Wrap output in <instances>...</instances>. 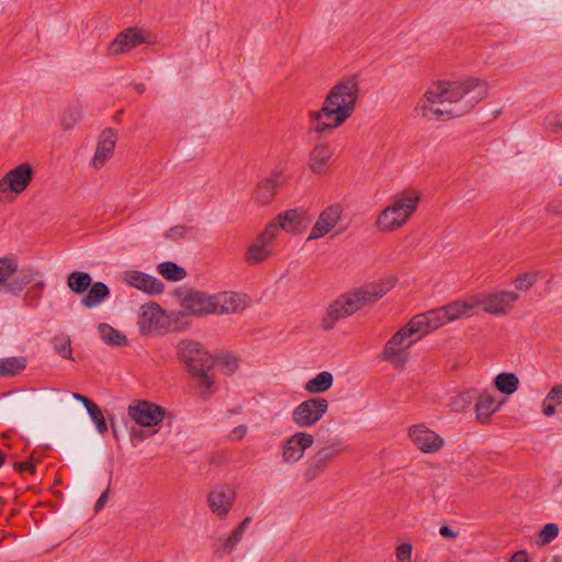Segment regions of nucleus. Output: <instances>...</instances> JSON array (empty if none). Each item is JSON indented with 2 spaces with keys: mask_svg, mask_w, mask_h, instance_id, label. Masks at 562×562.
Here are the masks:
<instances>
[{
  "mask_svg": "<svg viewBox=\"0 0 562 562\" xmlns=\"http://www.w3.org/2000/svg\"><path fill=\"white\" fill-rule=\"evenodd\" d=\"M270 255V250L258 243L251 244L245 255V260L248 265H258L265 261Z\"/></svg>",
  "mask_w": 562,
  "mask_h": 562,
  "instance_id": "nucleus-36",
  "label": "nucleus"
},
{
  "mask_svg": "<svg viewBox=\"0 0 562 562\" xmlns=\"http://www.w3.org/2000/svg\"><path fill=\"white\" fill-rule=\"evenodd\" d=\"M447 323L442 307L418 314L411 319V325L415 326L417 329V339H420L428 333L438 329Z\"/></svg>",
  "mask_w": 562,
  "mask_h": 562,
  "instance_id": "nucleus-15",
  "label": "nucleus"
},
{
  "mask_svg": "<svg viewBox=\"0 0 562 562\" xmlns=\"http://www.w3.org/2000/svg\"><path fill=\"white\" fill-rule=\"evenodd\" d=\"M186 233H187L186 226L176 225L167 231L165 237L172 239V240H180L184 237Z\"/></svg>",
  "mask_w": 562,
  "mask_h": 562,
  "instance_id": "nucleus-46",
  "label": "nucleus"
},
{
  "mask_svg": "<svg viewBox=\"0 0 562 562\" xmlns=\"http://www.w3.org/2000/svg\"><path fill=\"white\" fill-rule=\"evenodd\" d=\"M502 404L503 402H497L491 393H481L475 404L477 420L482 424L488 423L491 415L497 412Z\"/></svg>",
  "mask_w": 562,
  "mask_h": 562,
  "instance_id": "nucleus-25",
  "label": "nucleus"
},
{
  "mask_svg": "<svg viewBox=\"0 0 562 562\" xmlns=\"http://www.w3.org/2000/svg\"><path fill=\"white\" fill-rule=\"evenodd\" d=\"M552 562H561V559L559 557H554Z\"/></svg>",
  "mask_w": 562,
  "mask_h": 562,
  "instance_id": "nucleus-64",
  "label": "nucleus"
},
{
  "mask_svg": "<svg viewBox=\"0 0 562 562\" xmlns=\"http://www.w3.org/2000/svg\"><path fill=\"white\" fill-rule=\"evenodd\" d=\"M412 546L409 543H403L400 547H397L396 550V559L398 562H405L409 561L412 555Z\"/></svg>",
  "mask_w": 562,
  "mask_h": 562,
  "instance_id": "nucleus-47",
  "label": "nucleus"
},
{
  "mask_svg": "<svg viewBox=\"0 0 562 562\" xmlns=\"http://www.w3.org/2000/svg\"><path fill=\"white\" fill-rule=\"evenodd\" d=\"M559 535V526L554 522H550L543 526L537 537V543L539 546H547L551 543Z\"/></svg>",
  "mask_w": 562,
  "mask_h": 562,
  "instance_id": "nucleus-40",
  "label": "nucleus"
},
{
  "mask_svg": "<svg viewBox=\"0 0 562 562\" xmlns=\"http://www.w3.org/2000/svg\"><path fill=\"white\" fill-rule=\"evenodd\" d=\"M494 384L499 392L510 395L518 390L519 379L513 372H503L496 375Z\"/></svg>",
  "mask_w": 562,
  "mask_h": 562,
  "instance_id": "nucleus-33",
  "label": "nucleus"
},
{
  "mask_svg": "<svg viewBox=\"0 0 562 562\" xmlns=\"http://www.w3.org/2000/svg\"><path fill=\"white\" fill-rule=\"evenodd\" d=\"M313 443V435L303 431L294 434L283 445V461L286 463H295L303 457L304 451L312 447Z\"/></svg>",
  "mask_w": 562,
  "mask_h": 562,
  "instance_id": "nucleus-14",
  "label": "nucleus"
},
{
  "mask_svg": "<svg viewBox=\"0 0 562 562\" xmlns=\"http://www.w3.org/2000/svg\"><path fill=\"white\" fill-rule=\"evenodd\" d=\"M557 404L547 400V397L542 402V414L546 416H552L555 413Z\"/></svg>",
  "mask_w": 562,
  "mask_h": 562,
  "instance_id": "nucleus-52",
  "label": "nucleus"
},
{
  "mask_svg": "<svg viewBox=\"0 0 562 562\" xmlns=\"http://www.w3.org/2000/svg\"><path fill=\"white\" fill-rule=\"evenodd\" d=\"M33 170L29 164H22L16 168L10 170L0 180V192L5 193L8 191L14 193L23 192L32 180Z\"/></svg>",
  "mask_w": 562,
  "mask_h": 562,
  "instance_id": "nucleus-11",
  "label": "nucleus"
},
{
  "mask_svg": "<svg viewBox=\"0 0 562 562\" xmlns=\"http://www.w3.org/2000/svg\"><path fill=\"white\" fill-rule=\"evenodd\" d=\"M509 562H530V560L528 558L527 551L521 550L514 553Z\"/></svg>",
  "mask_w": 562,
  "mask_h": 562,
  "instance_id": "nucleus-56",
  "label": "nucleus"
},
{
  "mask_svg": "<svg viewBox=\"0 0 562 562\" xmlns=\"http://www.w3.org/2000/svg\"><path fill=\"white\" fill-rule=\"evenodd\" d=\"M157 271L169 281H181L187 277L184 268L172 261H164L157 266Z\"/></svg>",
  "mask_w": 562,
  "mask_h": 562,
  "instance_id": "nucleus-35",
  "label": "nucleus"
},
{
  "mask_svg": "<svg viewBox=\"0 0 562 562\" xmlns=\"http://www.w3.org/2000/svg\"><path fill=\"white\" fill-rule=\"evenodd\" d=\"M54 342V349L55 351L67 360H74L72 357V348H71V340L68 336L61 335L57 336L53 340Z\"/></svg>",
  "mask_w": 562,
  "mask_h": 562,
  "instance_id": "nucleus-38",
  "label": "nucleus"
},
{
  "mask_svg": "<svg viewBox=\"0 0 562 562\" xmlns=\"http://www.w3.org/2000/svg\"><path fill=\"white\" fill-rule=\"evenodd\" d=\"M110 422H111V426H112V432H113V436L117 438V431H116V428H115V426H114V424H113V419H112V418H110Z\"/></svg>",
  "mask_w": 562,
  "mask_h": 562,
  "instance_id": "nucleus-61",
  "label": "nucleus"
},
{
  "mask_svg": "<svg viewBox=\"0 0 562 562\" xmlns=\"http://www.w3.org/2000/svg\"><path fill=\"white\" fill-rule=\"evenodd\" d=\"M37 274L38 272L32 268L16 269V272L13 274L14 278L5 284L7 292L19 295Z\"/></svg>",
  "mask_w": 562,
  "mask_h": 562,
  "instance_id": "nucleus-27",
  "label": "nucleus"
},
{
  "mask_svg": "<svg viewBox=\"0 0 562 562\" xmlns=\"http://www.w3.org/2000/svg\"><path fill=\"white\" fill-rule=\"evenodd\" d=\"M128 416L138 425L154 427L159 425L165 417V409L147 401H137L127 408Z\"/></svg>",
  "mask_w": 562,
  "mask_h": 562,
  "instance_id": "nucleus-9",
  "label": "nucleus"
},
{
  "mask_svg": "<svg viewBox=\"0 0 562 562\" xmlns=\"http://www.w3.org/2000/svg\"><path fill=\"white\" fill-rule=\"evenodd\" d=\"M109 492H110V487L108 486L105 488V491H103L102 494L97 499V502L94 504V512L95 513L100 512L104 507V505H105V503L108 501V497H109Z\"/></svg>",
  "mask_w": 562,
  "mask_h": 562,
  "instance_id": "nucleus-53",
  "label": "nucleus"
},
{
  "mask_svg": "<svg viewBox=\"0 0 562 562\" xmlns=\"http://www.w3.org/2000/svg\"><path fill=\"white\" fill-rule=\"evenodd\" d=\"M178 356L189 373L199 382L202 393L210 392L213 386V379L209 372L214 367L212 355L195 340H181L177 347Z\"/></svg>",
  "mask_w": 562,
  "mask_h": 562,
  "instance_id": "nucleus-4",
  "label": "nucleus"
},
{
  "mask_svg": "<svg viewBox=\"0 0 562 562\" xmlns=\"http://www.w3.org/2000/svg\"><path fill=\"white\" fill-rule=\"evenodd\" d=\"M519 294L512 291H499L487 295L480 302L483 310L490 314H503L506 312L510 303L517 301Z\"/></svg>",
  "mask_w": 562,
  "mask_h": 562,
  "instance_id": "nucleus-21",
  "label": "nucleus"
},
{
  "mask_svg": "<svg viewBox=\"0 0 562 562\" xmlns=\"http://www.w3.org/2000/svg\"><path fill=\"white\" fill-rule=\"evenodd\" d=\"M394 286L395 279L390 278L366 284L351 293L340 296L328 306L322 321L324 329H333L338 321L355 314L363 305L376 302Z\"/></svg>",
  "mask_w": 562,
  "mask_h": 562,
  "instance_id": "nucleus-3",
  "label": "nucleus"
},
{
  "mask_svg": "<svg viewBox=\"0 0 562 562\" xmlns=\"http://www.w3.org/2000/svg\"><path fill=\"white\" fill-rule=\"evenodd\" d=\"M87 412H88L92 423L95 425L98 432L101 435L106 432L108 431L106 420H105L100 407L97 404H94Z\"/></svg>",
  "mask_w": 562,
  "mask_h": 562,
  "instance_id": "nucleus-41",
  "label": "nucleus"
},
{
  "mask_svg": "<svg viewBox=\"0 0 562 562\" xmlns=\"http://www.w3.org/2000/svg\"><path fill=\"white\" fill-rule=\"evenodd\" d=\"M221 362L224 367L225 373L231 374L238 368L237 359L234 357H223Z\"/></svg>",
  "mask_w": 562,
  "mask_h": 562,
  "instance_id": "nucleus-49",
  "label": "nucleus"
},
{
  "mask_svg": "<svg viewBox=\"0 0 562 562\" xmlns=\"http://www.w3.org/2000/svg\"><path fill=\"white\" fill-rule=\"evenodd\" d=\"M554 125L557 127H559L560 130H562V117L561 119H558L555 122H554Z\"/></svg>",
  "mask_w": 562,
  "mask_h": 562,
  "instance_id": "nucleus-62",
  "label": "nucleus"
},
{
  "mask_svg": "<svg viewBox=\"0 0 562 562\" xmlns=\"http://www.w3.org/2000/svg\"><path fill=\"white\" fill-rule=\"evenodd\" d=\"M217 314H233L243 311L247 305L246 296L236 292H224L215 296Z\"/></svg>",
  "mask_w": 562,
  "mask_h": 562,
  "instance_id": "nucleus-24",
  "label": "nucleus"
},
{
  "mask_svg": "<svg viewBox=\"0 0 562 562\" xmlns=\"http://www.w3.org/2000/svg\"><path fill=\"white\" fill-rule=\"evenodd\" d=\"M122 279L128 285L150 295L161 294L165 290V284L159 279L143 271L127 270Z\"/></svg>",
  "mask_w": 562,
  "mask_h": 562,
  "instance_id": "nucleus-13",
  "label": "nucleus"
},
{
  "mask_svg": "<svg viewBox=\"0 0 562 562\" xmlns=\"http://www.w3.org/2000/svg\"><path fill=\"white\" fill-rule=\"evenodd\" d=\"M342 207L339 204L327 206L318 216L316 223L312 227L307 240L319 239L327 235L338 223L341 217Z\"/></svg>",
  "mask_w": 562,
  "mask_h": 562,
  "instance_id": "nucleus-16",
  "label": "nucleus"
},
{
  "mask_svg": "<svg viewBox=\"0 0 562 562\" xmlns=\"http://www.w3.org/2000/svg\"><path fill=\"white\" fill-rule=\"evenodd\" d=\"M235 491L231 485H217L209 493L207 503L214 514L220 518H225L235 502Z\"/></svg>",
  "mask_w": 562,
  "mask_h": 562,
  "instance_id": "nucleus-12",
  "label": "nucleus"
},
{
  "mask_svg": "<svg viewBox=\"0 0 562 562\" xmlns=\"http://www.w3.org/2000/svg\"><path fill=\"white\" fill-rule=\"evenodd\" d=\"M276 222L286 232L301 233L307 227L310 218L304 209H291L279 214Z\"/></svg>",
  "mask_w": 562,
  "mask_h": 562,
  "instance_id": "nucleus-19",
  "label": "nucleus"
},
{
  "mask_svg": "<svg viewBox=\"0 0 562 562\" xmlns=\"http://www.w3.org/2000/svg\"><path fill=\"white\" fill-rule=\"evenodd\" d=\"M18 263L12 258H0V285L5 284L16 272Z\"/></svg>",
  "mask_w": 562,
  "mask_h": 562,
  "instance_id": "nucleus-39",
  "label": "nucleus"
},
{
  "mask_svg": "<svg viewBox=\"0 0 562 562\" xmlns=\"http://www.w3.org/2000/svg\"><path fill=\"white\" fill-rule=\"evenodd\" d=\"M165 316V312L157 303L143 305L138 315V327L142 334H147L151 329L159 327L160 319Z\"/></svg>",
  "mask_w": 562,
  "mask_h": 562,
  "instance_id": "nucleus-23",
  "label": "nucleus"
},
{
  "mask_svg": "<svg viewBox=\"0 0 562 562\" xmlns=\"http://www.w3.org/2000/svg\"><path fill=\"white\" fill-rule=\"evenodd\" d=\"M250 522L251 517L248 516L234 529V531H236V533L243 538V535Z\"/></svg>",
  "mask_w": 562,
  "mask_h": 562,
  "instance_id": "nucleus-58",
  "label": "nucleus"
},
{
  "mask_svg": "<svg viewBox=\"0 0 562 562\" xmlns=\"http://www.w3.org/2000/svg\"><path fill=\"white\" fill-rule=\"evenodd\" d=\"M471 402L469 394L459 395L453 402L452 406L454 411H464Z\"/></svg>",
  "mask_w": 562,
  "mask_h": 562,
  "instance_id": "nucleus-50",
  "label": "nucleus"
},
{
  "mask_svg": "<svg viewBox=\"0 0 562 562\" xmlns=\"http://www.w3.org/2000/svg\"><path fill=\"white\" fill-rule=\"evenodd\" d=\"M109 295V286L105 283L98 281L93 284L91 283L87 294L81 299V304L85 307L92 308L99 306Z\"/></svg>",
  "mask_w": 562,
  "mask_h": 562,
  "instance_id": "nucleus-28",
  "label": "nucleus"
},
{
  "mask_svg": "<svg viewBox=\"0 0 562 562\" xmlns=\"http://www.w3.org/2000/svg\"><path fill=\"white\" fill-rule=\"evenodd\" d=\"M241 540V537L232 531V533L225 539L223 546L217 550L220 555L229 553Z\"/></svg>",
  "mask_w": 562,
  "mask_h": 562,
  "instance_id": "nucleus-45",
  "label": "nucleus"
},
{
  "mask_svg": "<svg viewBox=\"0 0 562 562\" xmlns=\"http://www.w3.org/2000/svg\"><path fill=\"white\" fill-rule=\"evenodd\" d=\"M333 374L328 371L319 372L315 378L311 379L305 384V390L310 393H324L329 390L333 385Z\"/></svg>",
  "mask_w": 562,
  "mask_h": 562,
  "instance_id": "nucleus-34",
  "label": "nucleus"
},
{
  "mask_svg": "<svg viewBox=\"0 0 562 562\" xmlns=\"http://www.w3.org/2000/svg\"><path fill=\"white\" fill-rule=\"evenodd\" d=\"M414 445L425 453H436L443 445V438L424 425H414L408 430Z\"/></svg>",
  "mask_w": 562,
  "mask_h": 562,
  "instance_id": "nucleus-10",
  "label": "nucleus"
},
{
  "mask_svg": "<svg viewBox=\"0 0 562 562\" xmlns=\"http://www.w3.org/2000/svg\"><path fill=\"white\" fill-rule=\"evenodd\" d=\"M417 340V329L411 325L409 321L405 327L395 333L386 342L383 351L384 359L404 364L406 359L401 357L402 348L406 349Z\"/></svg>",
  "mask_w": 562,
  "mask_h": 562,
  "instance_id": "nucleus-7",
  "label": "nucleus"
},
{
  "mask_svg": "<svg viewBox=\"0 0 562 562\" xmlns=\"http://www.w3.org/2000/svg\"><path fill=\"white\" fill-rule=\"evenodd\" d=\"M117 140V134L113 128H105L97 145V149L92 159L94 168H101L112 154Z\"/></svg>",
  "mask_w": 562,
  "mask_h": 562,
  "instance_id": "nucleus-22",
  "label": "nucleus"
},
{
  "mask_svg": "<svg viewBox=\"0 0 562 562\" xmlns=\"http://www.w3.org/2000/svg\"><path fill=\"white\" fill-rule=\"evenodd\" d=\"M546 397L557 405L562 404V384L552 386Z\"/></svg>",
  "mask_w": 562,
  "mask_h": 562,
  "instance_id": "nucleus-48",
  "label": "nucleus"
},
{
  "mask_svg": "<svg viewBox=\"0 0 562 562\" xmlns=\"http://www.w3.org/2000/svg\"><path fill=\"white\" fill-rule=\"evenodd\" d=\"M14 470L18 472H35V465L31 461H22L14 463Z\"/></svg>",
  "mask_w": 562,
  "mask_h": 562,
  "instance_id": "nucleus-51",
  "label": "nucleus"
},
{
  "mask_svg": "<svg viewBox=\"0 0 562 562\" xmlns=\"http://www.w3.org/2000/svg\"><path fill=\"white\" fill-rule=\"evenodd\" d=\"M329 404L326 398L312 397L303 401L292 412V420L300 428H307L315 425L328 411Z\"/></svg>",
  "mask_w": 562,
  "mask_h": 562,
  "instance_id": "nucleus-6",
  "label": "nucleus"
},
{
  "mask_svg": "<svg viewBox=\"0 0 562 562\" xmlns=\"http://www.w3.org/2000/svg\"><path fill=\"white\" fill-rule=\"evenodd\" d=\"M181 307L194 316H203L216 313V299L198 290L187 291L180 299Z\"/></svg>",
  "mask_w": 562,
  "mask_h": 562,
  "instance_id": "nucleus-8",
  "label": "nucleus"
},
{
  "mask_svg": "<svg viewBox=\"0 0 562 562\" xmlns=\"http://www.w3.org/2000/svg\"><path fill=\"white\" fill-rule=\"evenodd\" d=\"M131 437L134 439V438H137V439H144V436H143V431L142 430H136V429H133L131 431Z\"/></svg>",
  "mask_w": 562,
  "mask_h": 562,
  "instance_id": "nucleus-60",
  "label": "nucleus"
},
{
  "mask_svg": "<svg viewBox=\"0 0 562 562\" xmlns=\"http://www.w3.org/2000/svg\"><path fill=\"white\" fill-rule=\"evenodd\" d=\"M279 225L277 224L276 220L271 222L266 229L258 236L257 241L260 245L268 246L269 243L273 240L276 237V234L279 229Z\"/></svg>",
  "mask_w": 562,
  "mask_h": 562,
  "instance_id": "nucleus-44",
  "label": "nucleus"
},
{
  "mask_svg": "<svg viewBox=\"0 0 562 562\" xmlns=\"http://www.w3.org/2000/svg\"><path fill=\"white\" fill-rule=\"evenodd\" d=\"M439 533L440 536H442L443 538H450V539H454L457 538V532L453 531L449 526L447 525H443L440 527L439 529Z\"/></svg>",
  "mask_w": 562,
  "mask_h": 562,
  "instance_id": "nucleus-57",
  "label": "nucleus"
},
{
  "mask_svg": "<svg viewBox=\"0 0 562 562\" xmlns=\"http://www.w3.org/2000/svg\"><path fill=\"white\" fill-rule=\"evenodd\" d=\"M487 95V83L479 78L432 83L416 111L427 120L447 121L469 113Z\"/></svg>",
  "mask_w": 562,
  "mask_h": 562,
  "instance_id": "nucleus-1",
  "label": "nucleus"
},
{
  "mask_svg": "<svg viewBox=\"0 0 562 562\" xmlns=\"http://www.w3.org/2000/svg\"><path fill=\"white\" fill-rule=\"evenodd\" d=\"M247 434V426L239 425L232 430V437L236 440H241Z\"/></svg>",
  "mask_w": 562,
  "mask_h": 562,
  "instance_id": "nucleus-55",
  "label": "nucleus"
},
{
  "mask_svg": "<svg viewBox=\"0 0 562 562\" xmlns=\"http://www.w3.org/2000/svg\"><path fill=\"white\" fill-rule=\"evenodd\" d=\"M142 43H144L142 32L138 29L131 27L116 35L109 46V54L121 55Z\"/></svg>",
  "mask_w": 562,
  "mask_h": 562,
  "instance_id": "nucleus-20",
  "label": "nucleus"
},
{
  "mask_svg": "<svg viewBox=\"0 0 562 562\" xmlns=\"http://www.w3.org/2000/svg\"><path fill=\"white\" fill-rule=\"evenodd\" d=\"M548 211L554 214H562V203H550L548 205Z\"/></svg>",
  "mask_w": 562,
  "mask_h": 562,
  "instance_id": "nucleus-59",
  "label": "nucleus"
},
{
  "mask_svg": "<svg viewBox=\"0 0 562 562\" xmlns=\"http://www.w3.org/2000/svg\"><path fill=\"white\" fill-rule=\"evenodd\" d=\"M98 329L101 339L108 345L123 347L128 342L127 337L123 333L109 324L102 323L99 325Z\"/></svg>",
  "mask_w": 562,
  "mask_h": 562,
  "instance_id": "nucleus-30",
  "label": "nucleus"
},
{
  "mask_svg": "<svg viewBox=\"0 0 562 562\" xmlns=\"http://www.w3.org/2000/svg\"><path fill=\"white\" fill-rule=\"evenodd\" d=\"M447 322H453L459 318H467L472 315L474 305L462 301H454L441 306Z\"/></svg>",
  "mask_w": 562,
  "mask_h": 562,
  "instance_id": "nucleus-29",
  "label": "nucleus"
},
{
  "mask_svg": "<svg viewBox=\"0 0 562 562\" xmlns=\"http://www.w3.org/2000/svg\"><path fill=\"white\" fill-rule=\"evenodd\" d=\"M44 288H45L44 281L35 282L32 285L31 290L24 296L26 304L30 306H36L43 295Z\"/></svg>",
  "mask_w": 562,
  "mask_h": 562,
  "instance_id": "nucleus-42",
  "label": "nucleus"
},
{
  "mask_svg": "<svg viewBox=\"0 0 562 562\" xmlns=\"http://www.w3.org/2000/svg\"><path fill=\"white\" fill-rule=\"evenodd\" d=\"M333 156V150L327 144H316L310 154L308 166L314 173H323L327 162Z\"/></svg>",
  "mask_w": 562,
  "mask_h": 562,
  "instance_id": "nucleus-26",
  "label": "nucleus"
},
{
  "mask_svg": "<svg viewBox=\"0 0 562 562\" xmlns=\"http://www.w3.org/2000/svg\"><path fill=\"white\" fill-rule=\"evenodd\" d=\"M82 111L78 104L67 106L61 116V126L65 130H71L81 120Z\"/></svg>",
  "mask_w": 562,
  "mask_h": 562,
  "instance_id": "nucleus-37",
  "label": "nucleus"
},
{
  "mask_svg": "<svg viewBox=\"0 0 562 562\" xmlns=\"http://www.w3.org/2000/svg\"><path fill=\"white\" fill-rule=\"evenodd\" d=\"M72 397L80 402L87 411L95 404L93 401L79 393H72Z\"/></svg>",
  "mask_w": 562,
  "mask_h": 562,
  "instance_id": "nucleus-54",
  "label": "nucleus"
},
{
  "mask_svg": "<svg viewBox=\"0 0 562 562\" xmlns=\"http://www.w3.org/2000/svg\"><path fill=\"white\" fill-rule=\"evenodd\" d=\"M340 451V443H331L317 451L310 460L308 467L305 470V479L308 481L315 480Z\"/></svg>",
  "mask_w": 562,
  "mask_h": 562,
  "instance_id": "nucleus-17",
  "label": "nucleus"
},
{
  "mask_svg": "<svg viewBox=\"0 0 562 562\" xmlns=\"http://www.w3.org/2000/svg\"><path fill=\"white\" fill-rule=\"evenodd\" d=\"M92 283V278L88 272L75 271L68 276L67 284L76 294H83Z\"/></svg>",
  "mask_w": 562,
  "mask_h": 562,
  "instance_id": "nucleus-32",
  "label": "nucleus"
},
{
  "mask_svg": "<svg viewBox=\"0 0 562 562\" xmlns=\"http://www.w3.org/2000/svg\"><path fill=\"white\" fill-rule=\"evenodd\" d=\"M538 281V273L537 272H528L520 274L516 281L515 285L516 289L521 291L529 290L536 282Z\"/></svg>",
  "mask_w": 562,
  "mask_h": 562,
  "instance_id": "nucleus-43",
  "label": "nucleus"
},
{
  "mask_svg": "<svg viewBox=\"0 0 562 562\" xmlns=\"http://www.w3.org/2000/svg\"><path fill=\"white\" fill-rule=\"evenodd\" d=\"M26 368V358L9 357L0 359V376H13Z\"/></svg>",
  "mask_w": 562,
  "mask_h": 562,
  "instance_id": "nucleus-31",
  "label": "nucleus"
},
{
  "mask_svg": "<svg viewBox=\"0 0 562 562\" xmlns=\"http://www.w3.org/2000/svg\"><path fill=\"white\" fill-rule=\"evenodd\" d=\"M359 94V82L350 76L337 82L328 92L323 106L311 112L314 131L323 133L345 123L353 113Z\"/></svg>",
  "mask_w": 562,
  "mask_h": 562,
  "instance_id": "nucleus-2",
  "label": "nucleus"
},
{
  "mask_svg": "<svg viewBox=\"0 0 562 562\" xmlns=\"http://www.w3.org/2000/svg\"><path fill=\"white\" fill-rule=\"evenodd\" d=\"M420 196L416 191L405 190L394 196L393 203L385 207L376 218L379 231L390 233L402 227L416 211Z\"/></svg>",
  "mask_w": 562,
  "mask_h": 562,
  "instance_id": "nucleus-5",
  "label": "nucleus"
},
{
  "mask_svg": "<svg viewBox=\"0 0 562 562\" xmlns=\"http://www.w3.org/2000/svg\"><path fill=\"white\" fill-rule=\"evenodd\" d=\"M5 454L0 450V467L4 463Z\"/></svg>",
  "mask_w": 562,
  "mask_h": 562,
  "instance_id": "nucleus-63",
  "label": "nucleus"
},
{
  "mask_svg": "<svg viewBox=\"0 0 562 562\" xmlns=\"http://www.w3.org/2000/svg\"><path fill=\"white\" fill-rule=\"evenodd\" d=\"M285 177L282 171H273L270 177L261 180L255 191V200L259 204H268L278 190L284 184Z\"/></svg>",
  "mask_w": 562,
  "mask_h": 562,
  "instance_id": "nucleus-18",
  "label": "nucleus"
}]
</instances>
